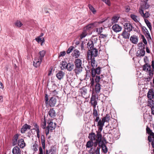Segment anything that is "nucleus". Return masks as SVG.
Masks as SVG:
<instances>
[{
	"instance_id": "obj_1",
	"label": "nucleus",
	"mask_w": 154,
	"mask_h": 154,
	"mask_svg": "<svg viewBox=\"0 0 154 154\" xmlns=\"http://www.w3.org/2000/svg\"><path fill=\"white\" fill-rule=\"evenodd\" d=\"M144 61L145 64L143 66V70L148 72L150 76H152L154 74V60L152 61L151 65H150L148 63L147 57L145 56L144 58Z\"/></svg>"
},
{
	"instance_id": "obj_2",
	"label": "nucleus",
	"mask_w": 154,
	"mask_h": 154,
	"mask_svg": "<svg viewBox=\"0 0 154 154\" xmlns=\"http://www.w3.org/2000/svg\"><path fill=\"white\" fill-rule=\"evenodd\" d=\"M75 68L73 71L76 74H79L82 71L83 68L82 66V61L79 59H77L74 61Z\"/></svg>"
},
{
	"instance_id": "obj_3",
	"label": "nucleus",
	"mask_w": 154,
	"mask_h": 154,
	"mask_svg": "<svg viewBox=\"0 0 154 154\" xmlns=\"http://www.w3.org/2000/svg\"><path fill=\"white\" fill-rule=\"evenodd\" d=\"M52 120H48L47 123L48 125L46 128L45 132L47 136L49 134L50 131L52 132V131L56 127V124L55 123L54 124Z\"/></svg>"
},
{
	"instance_id": "obj_4",
	"label": "nucleus",
	"mask_w": 154,
	"mask_h": 154,
	"mask_svg": "<svg viewBox=\"0 0 154 154\" xmlns=\"http://www.w3.org/2000/svg\"><path fill=\"white\" fill-rule=\"evenodd\" d=\"M98 52V50L96 48L91 50H89L87 53L88 58H89L90 57L91 58H94V57L97 56Z\"/></svg>"
},
{
	"instance_id": "obj_5",
	"label": "nucleus",
	"mask_w": 154,
	"mask_h": 154,
	"mask_svg": "<svg viewBox=\"0 0 154 154\" xmlns=\"http://www.w3.org/2000/svg\"><path fill=\"white\" fill-rule=\"evenodd\" d=\"M101 68L99 66L96 68H94L91 69V73L93 78L95 77L97 74L98 75L100 74Z\"/></svg>"
},
{
	"instance_id": "obj_6",
	"label": "nucleus",
	"mask_w": 154,
	"mask_h": 154,
	"mask_svg": "<svg viewBox=\"0 0 154 154\" xmlns=\"http://www.w3.org/2000/svg\"><path fill=\"white\" fill-rule=\"evenodd\" d=\"M57 102L56 98L54 97H51L49 101V104L50 106L54 107Z\"/></svg>"
},
{
	"instance_id": "obj_7",
	"label": "nucleus",
	"mask_w": 154,
	"mask_h": 154,
	"mask_svg": "<svg viewBox=\"0 0 154 154\" xmlns=\"http://www.w3.org/2000/svg\"><path fill=\"white\" fill-rule=\"evenodd\" d=\"M125 29L124 30L130 32L132 30L133 26L132 25L129 23H125L124 25Z\"/></svg>"
},
{
	"instance_id": "obj_8",
	"label": "nucleus",
	"mask_w": 154,
	"mask_h": 154,
	"mask_svg": "<svg viewBox=\"0 0 154 154\" xmlns=\"http://www.w3.org/2000/svg\"><path fill=\"white\" fill-rule=\"evenodd\" d=\"M90 103H91L94 108H96V106L97 105V102L96 100V96L95 95H93L91 98V100Z\"/></svg>"
},
{
	"instance_id": "obj_9",
	"label": "nucleus",
	"mask_w": 154,
	"mask_h": 154,
	"mask_svg": "<svg viewBox=\"0 0 154 154\" xmlns=\"http://www.w3.org/2000/svg\"><path fill=\"white\" fill-rule=\"evenodd\" d=\"M42 60L39 58H35L33 62V65L35 67L39 66Z\"/></svg>"
},
{
	"instance_id": "obj_10",
	"label": "nucleus",
	"mask_w": 154,
	"mask_h": 154,
	"mask_svg": "<svg viewBox=\"0 0 154 154\" xmlns=\"http://www.w3.org/2000/svg\"><path fill=\"white\" fill-rule=\"evenodd\" d=\"M31 128V126L30 125L27 124H25L22 127L20 130V132L22 134H24L27 129H30Z\"/></svg>"
},
{
	"instance_id": "obj_11",
	"label": "nucleus",
	"mask_w": 154,
	"mask_h": 154,
	"mask_svg": "<svg viewBox=\"0 0 154 154\" xmlns=\"http://www.w3.org/2000/svg\"><path fill=\"white\" fill-rule=\"evenodd\" d=\"M102 138L101 131L98 130L96 131V140L99 141V143H101V140Z\"/></svg>"
},
{
	"instance_id": "obj_12",
	"label": "nucleus",
	"mask_w": 154,
	"mask_h": 154,
	"mask_svg": "<svg viewBox=\"0 0 154 154\" xmlns=\"http://www.w3.org/2000/svg\"><path fill=\"white\" fill-rule=\"evenodd\" d=\"M130 40L132 43L136 44L138 42V39L137 36L134 35L131 37Z\"/></svg>"
},
{
	"instance_id": "obj_13",
	"label": "nucleus",
	"mask_w": 154,
	"mask_h": 154,
	"mask_svg": "<svg viewBox=\"0 0 154 154\" xmlns=\"http://www.w3.org/2000/svg\"><path fill=\"white\" fill-rule=\"evenodd\" d=\"M112 29L113 31L116 32L120 31L122 29V27L117 24H115L112 27Z\"/></svg>"
},
{
	"instance_id": "obj_14",
	"label": "nucleus",
	"mask_w": 154,
	"mask_h": 154,
	"mask_svg": "<svg viewBox=\"0 0 154 154\" xmlns=\"http://www.w3.org/2000/svg\"><path fill=\"white\" fill-rule=\"evenodd\" d=\"M48 114L51 118L54 119L56 116V113L54 109L51 108L48 111Z\"/></svg>"
},
{
	"instance_id": "obj_15",
	"label": "nucleus",
	"mask_w": 154,
	"mask_h": 154,
	"mask_svg": "<svg viewBox=\"0 0 154 154\" xmlns=\"http://www.w3.org/2000/svg\"><path fill=\"white\" fill-rule=\"evenodd\" d=\"M145 53V50L141 49L137 51L136 53V55L137 57H143L144 56Z\"/></svg>"
},
{
	"instance_id": "obj_16",
	"label": "nucleus",
	"mask_w": 154,
	"mask_h": 154,
	"mask_svg": "<svg viewBox=\"0 0 154 154\" xmlns=\"http://www.w3.org/2000/svg\"><path fill=\"white\" fill-rule=\"evenodd\" d=\"M12 152L13 154H21V150L19 147L16 146L13 149Z\"/></svg>"
},
{
	"instance_id": "obj_17",
	"label": "nucleus",
	"mask_w": 154,
	"mask_h": 154,
	"mask_svg": "<svg viewBox=\"0 0 154 154\" xmlns=\"http://www.w3.org/2000/svg\"><path fill=\"white\" fill-rule=\"evenodd\" d=\"M105 122L103 121L102 119V120H100L98 121L97 123V126L98 127V130L100 131H102L103 130V127L104 125V124Z\"/></svg>"
},
{
	"instance_id": "obj_18",
	"label": "nucleus",
	"mask_w": 154,
	"mask_h": 154,
	"mask_svg": "<svg viewBox=\"0 0 154 154\" xmlns=\"http://www.w3.org/2000/svg\"><path fill=\"white\" fill-rule=\"evenodd\" d=\"M147 96L149 99H153L154 97V91L153 89H150L149 91Z\"/></svg>"
},
{
	"instance_id": "obj_19",
	"label": "nucleus",
	"mask_w": 154,
	"mask_h": 154,
	"mask_svg": "<svg viewBox=\"0 0 154 154\" xmlns=\"http://www.w3.org/2000/svg\"><path fill=\"white\" fill-rule=\"evenodd\" d=\"M65 75V73L61 71H60L56 75V76L57 78L60 80L62 79Z\"/></svg>"
},
{
	"instance_id": "obj_20",
	"label": "nucleus",
	"mask_w": 154,
	"mask_h": 154,
	"mask_svg": "<svg viewBox=\"0 0 154 154\" xmlns=\"http://www.w3.org/2000/svg\"><path fill=\"white\" fill-rule=\"evenodd\" d=\"M17 144H18L20 147L21 148H23L25 146V143H24V140L22 138L18 140Z\"/></svg>"
},
{
	"instance_id": "obj_21",
	"label": "nucleus",
	"mask_w": 154,
	"mask_h": 154,
	"mask_svg": "<svg viewBox=\"0 0 154 154\" xmlns=\"http://www.w3.org/2000/svg\"><path fill=\"white\" fill-rule=\"evenodd\" d=\"M123 38L126 39H128L130 36V32L124 30L122 34Z\"/></svg>"
},
{
	"instance_id": "obj_22",
	"label": "nucleus",
	"mask_w": 154,
	"mask_h": 154,
	"mask_svg": "<svg viewBox=\"0 0 154 154\" xmlns=\"http://www.w3.org/2000/svg\"><path fill=\"white\" fill-rule=\"evenodd\" d=\"M19 136V134H15L12 140V144L13 145H15L17 144L18 142H17V141L18 138Z\"/></svg>"
},
{
	"instance_id": "obj_23",
	"label": "nucleus",
	"mask_w": 154,
	"mask_h": 154,
	"mask_svg": "<svg viewBox=\"0 0 154 154\" xmlns=\"http://www.w3.org/2000/svg\"><path fill=\"white\" fill-rule=\"evenodd\" d=\"M66 69L69 71H72L75 68L74 64H71L70 63H68L66 65Z\"/></svg>"
},
{
	"instance_id": "obj_24",
	"label": "nucleus",
	"mask_w": 154,
	"mask_h": 154,
	"mask_svg": "<svg viewBox=\"0 0 154 154\" xmlns=\"http://www.w3.org/2000/svg\"><path fill=\"white\" fill-rule=\"evenodd\" d=\"M88 138L90 140L93 141L96 140V134L94 132H91L89 134Z\"/></svg>"
},
{
	"instance_id": "obj_25",
	"label": "nucleus",
	"mask_w": 154,
	"mask_h": 154,
	"mask_svg": "<svg viewBox=\"0 0 154 154\" xmlns=\"http://www.w3.org/2000/svg\"><path fill=\"white\" fill-rule=\"evenodd\" d=\"M80 52L77 49H75L73 51V52L72 53V55L75 58H78L80 55Z\"/></svg>"
},
{
	"instance_id": "obj_26",
	"label": "nucleus",
	"mask_w": 154,
	"mask_h": 154,
	"mask_svg": "<svg viewBox=\"0 0 154 154\" xmlns=\"http://www.w3.org/2000/svg\"><path fill=\"white\" fill-rule=\"evenodd\" d=\"M56 149L51 147L49 150H46L45 154H56Z\"/></svg>"
},
{
	"instance_id": "obj_27",
	"label": "nucleus",
	"mask_w": 154,
	"mask_h": 154,
	"mask_svg": "<svg viewBox=\"0 0 154 154\" xmlns=\"http://www.w3.org/2000/svg\"><path fill=\"white\" fill-rule=\"evenodd\" d=\"M87 46L88 48H90L91 50H93L96 48H94V44L93 41H90L88 42L87 43Z\"/></svg>"
},
{
	"instance_id": "obj_28",
	"label": "nucleus",
	"mask_w": 154,
	"mask_h": 154,
	"mask_svg": "<svg viewBox=\"0 0 154 154\" xmlns=\"http://www.w3.org/2000/svg\"><path fill=\"white\" fill-rule=\"evenodd\" d=\"M130 17L131 19L136 23L139 22V21L140 20V19L137 16L134 14H131L130 15Z\"/></svg>"
},
{
	"instance_id": "obj_29",
	"label": "nucleus",
	"mask_w": 154,
	"mask_h": 154,
	"mask_svg": "<svg viewBox=\"0 0 154 154\" xmlns=\"http://www.w3.org/2000/svg\"><path fill=\"white\" fill-rule=\"evenodd\" d=\"M95 91L96 93L100 92L101 89V85L99 83H96L95 85Z\"/></svg>"
},
{
	"instance_id": "obj_30",
	"label": "nucleus",
	"mask_w": 154,
	"mask_h": 154,
	"mask_svg": "<svg viewBox=\"0 0 154 154\" xmlns=\"http://www.w3.org/2000/svg\"><path fill=\"white\" fill-rule=\"evenodd\" d=\"M91 66L93 67V68H94L97 66V64L96 62L95 58H91Z\"/></svg>"
},
{
	"instance_id": "obj_31",
	"label": "nucleus",
	"mask_w": 154,
	"mask_h": 154,
	"mask_svg": "<svg viewBox=\"0 0 154 154\" xmlns=\"http://www.w3.org/2000/svg\"><path fill=\"white\" fill-rule=\"evenodd\" d=\"M110 116L109 114H107L106 116L102 118L103 121L105 122H108L110 119Z\"/></svg>"
},
{
	"instance_id": "obj_32",
	"label": "nucleus",
	"mask_w": 154,
	"mask_h": 154,
	"mask_svg": "<svg viewBox=\"0 0 154 154\" xmlns=\"http://www.w3.org/2000/svg\"><path fill=\"white\" fill-rule=\"evenodd\" d=\"M46 52L44 50H42L41 51H40L39 52V54L40 55V56L39 57V58L41 59V60H42L43 58L44 57L45 54Z\"/></svg>"
},
{
	"instance_id": "obj_33",
	"label": "nucleus",
	"mask_w": 154,
	"mask_h": 154,
	"mask_svg": "<svg viewBox=\"0 0 154 154\" xmlns=\"http://www.w3.org/2000/svg\"><path fill=\"white\" fill-rule=\"evenodd\" d=\"M41 138L42 146L43 149H44L45 148V140L44 136L43 135H42Z\"/></svg>"
},
{
	"instance_id": "obj_34",
	"label": "nucleus",
	"mask_w": 154,
	"mask_h": 154,
	"mask_svg": "<svg viewBox=\"0 0 154 154\" xmlns=\"http://www.w3.org/2000/svg\"><path fill=\"white\" fill-rule=\"evenodd\" d=\"M144 21L150 30H151L152 29V26L150 22L146 19H144Z\"/></svg>"
},
{
	"instance_id": "obj_35",
	"label": "nucleus",
	"mask_w": 154,
	"mask_h": 154,
	"mask_svg": "<svg viewBox=\"0 0 154 154\" xmlns=\"http://www.w3.org/2000/svg\"><path fill=\"white\" fill-rule=\"evenodd\" d=\"M88 7L90 10L94 14H95L96 12V11L95 10V8L93 6L89 4L88 5Z\"/></svg>"
},
{
	"instance_id": "obj_36",
	"label": "nucleus",
	"mask_w": 154,
	"mask_h": 154,
	"mask_svg": "<svg viewBox=\"0 0 154 154\" xmlns=\"http://www.w3.org/2000/svg\"><path fill=\"white\" fill-rule=\"evenodd\" d=\"M94 142L91 140L88 141L86 144V146L87 148H90L93 146Z\"/></svg>"
},
{
	"instance_id": "obj_37",
	"label": "nucleus",
	"mask_w": 154,
	"mask_h": 154,
	"mask_svg": "<svg viewBox=\"0 0 154 154\" xmlns=\"http://www.w3.org/2000/svg\"><path fill=\"white\" fill-rule=\"evenodd\" d=\"M37 143V141H35L32 146V149L35 152L37 151L38 150V146Z\"/></svg>"
},
{
	"instance_id": "obj_38",
	"label": "nucleus",
	"mask_w": 154,
	"mask_h": 154,
	"mask_svg": "<svg viewBox=\"0 0 154 154\" xmlns=\"http://www.w3.org/2000/svg\"><path fill=\"white\" fill-rule=\"evenodd\" d=\"M102 148L103 152L104 153H106L108 151V149L105 145H100V146Z\"/></svg>"
},
{
	"instance_id": "obj_39",
	"label": "nucleus",
	"mask_w": 154,
	"mask_h": 154,
	"mask_svg": "<svg viewBox=\"0 0 154 154\" xmlns=\"http://www.w3.org/2000/svg\"><path fill=\"white\" fill-rule=\"evenodd\" d=\"M99 115L98 114L96 108H94L93 109V116L94 118V119L95 117L99 116Z\"/></svg>"
},
{
	"instance_id": "obj_40",
	"label": "nucleus",
	"mask_w": 154,
	"mask_h": 154,
	"mask_svg": "<svg viewBox=\"0 0 154 154\" xmlns=\"http://www.w3.org/2000/svg\"><path fill=\"white\" fill-rule=\"evenodd\" d=\"M95 23H91L88 25L86 27V29L89 30L91 28H93L95 26Z\"/></svg>"
},
{
	"instance_id": "obj_41",
	"label": "nucleus",
	"mask_w": 154,
	"mask_h": 154,
	"mask_svg": "<svg viewBox=\"0 0 154 154\" xmlns=\"http://www.w3.org/2000/svg\"><path fill=\"white\" fill-rule=\"evenodd\" d=\"M87 32L86 30H84L80 35V38L81 39L85 37L87 35Z\"/></svg>"
},
{
	"instance_id": "obj_42",
	"label": "nucleus",
	"mask_w": 154,
	"mask_h": 154,
	"mask_svg": "<svg viewBox=\"0 0 154 154\" xmlns=\"http://www.w3.org/2000/svg\"><path fill=\"white\" fill-rule=\"evenodd\" d=\"M95 82L96 83H99L100 80H101V79L102 77L100 78V76L98 75H97L95 76Z\"/></svg>"
},
{
	"instance_id": "obj_43",
	"label": "nucleus",
	"mask_w": 154,
	"mask_h": 154,
	"mask_svg": "<svg viewBox=\"0 0 154 154\" xmlns=\"http://www.w3.org/2000/svg\"><path fill=\"white\" fill-rule=\"evenodd\" d=\"M106 140L104 137H102L101 140V143H99V146H100V145H105L104 143H106Z\"/></svg>"
},
{
	"instance_id": "obj_44",
	"label": "nucleus",
	"mask_w": 154,
	"mask_h": 154,
	"mask_svg": "<svg viewBox=\"0 0 154 154\" xmlns=\"http://www.w3.org/2000/svg\"><path fill=\"white\" fill-rule=\"evenodd\" d=\"M15 25L18 27H20L23 25V24L20 21L17 20L15 23Z\"/></svg>"
},
{
	"instance_id": "obj_45",
	"label": "nucleus",
	"mask_w": 154,
	"mask_h": 154,
	"mask_svg": "<svg viewBox=\"0 0 154 154\" xmlns=\"http://www.w3.org/2000/svg\"><path fill=\"white\" fill-rule=\"evenodd\" d=\"M119 19V18L116 16L113 17L112 19V23H116Z\"/></svg>"
},
{
	"instance_id": "obj_46",
	"label": "nucleus",
	"mask_w": 154,
	"mask_h": 154,
	"mask_svg": "<svg viewBox=\"0 0 154 154\" xmlns=\"http://www.w3.org/2000/svg\"><path fill=\"white\" fill-rule=\"evenodd\" d=\"M149 100L148 101V103L149 104L150 107H154L153 106V101L152 99H149Z\"/></svg>"
},
{
	"instance_id": "obj_47",
	"label": "nucleus",
	"mask_w": 154,
	"mask_h": 154,
	"mask_svg": "<svg viewBox=\"0 0 154 154\" xmlns=\"http://www.w3.org/2000/svg\"><path fill=\"white\" fill-rule=\"evenodd\" d=\"M61 63V65L63 67V69H66V65L67 64L66 62L64 61H62Z\"/></svg>"
},
{
	"instance_id": "obj_48",
	"label": "nucleus",
	"mask_w": 154,
	"mask_h": 154,
	"mask_svg": "<svg viewBox=\"0 0 154 154\" xmlns=\"http://www.w3.org/2000/svg\"><path fill=\"white\" fill-rule=\"evenodd\" d=\"M146 130V133L149 135L153 132L152 130L148 126H147Z\"/></svg>"
},
{
	"instance_id": "obj_49",
	"label": "nucleus",
	"mask_w": 154,
	"mask_h": 154,
	"mask_svg": "<svg viewBox=\"0 0 154 154\" xmlns=\"http://www.w3.org/2000/svg\"><path fill=\"white\" fill-rule=\"evenodd\" d=\"M74 48V47L72 46H70L67 49V50L66 51L67 53L68 54H69L73 50Z\"/></svg>"
},
{
	"instance_id": "obj_50",
	"label": "nucleus",
	"mask_w": 154,
	"mask_h": 154,
	"mask_svg": "<svg viewBox=\"0 0 154 154\" xmlns=\"http://www.w3.org/2000/svg\"><path fill=\"white\" fill-rule=\"evenodd\" d=\"M96 117V119H94V125H92V126H94L95 127V122H98L99 121L101 120V119H100L99 116H98L97 117Z\"/></svg>"
},
{
	"instance_id": "obj_51",
	"label": "nucleus",
	"mask_w": 154,
	"mask_h": 154,
	"mask_svg": "<svg viewBox=\"0 0 154 154\" xmlns=\"http://www.w3.org/2000/svg\"><path fill=\"white\" fill-rule=\"evenodd\" d=\"M103 28L102 27H101L99 29H96V32H98L99 34H100L103 32Z\"/></svg>"
},
{
	"instance_id": "obj_52",
	"label": "nucleus",
	"mask_w": 154,
	"mask_h": 154,
	"mask_svg": "<svg viewBox=\"0 0 154 154\" xmlns=\"http://www.w3.org/2000/svg\"><path fill=\"white\" fill-rule=\"evenodd\" d=\"M66 54V52L65 51L61 52L59 54V57H63Z\"/></svg>"
},
{
	"instance_id": "obj_53",
	"label": "nucleus",
	"mask_w": 154,
	"mask_h": 154,
	"mask_svg": "<svg viewBox=\"0 0 154 154\" xmlns=\"http://www.w3.org/2000/svg\"><path fill=\"white\" fill-rule=\"evenodd\" d=\"M100 146H99L98 145V146L95 149V153L96 154H100Z\"/></svg>"
},
{
	"instance_id": "obj_54",
	"label": "nucleus",
	"mask_w": 154,
	"mask_h": 154,
	"mask_svg": "<svg viewBox=\"0 0 154 154\" xmlns=\"http://www.w3.org/2000/svg\"><path fill=\"white\" fill-rule=\"evenodd\" d=\"M100 36L99 37L101 38H106L107 36V35L106 34H100Z\"/></svg>"
},
{
	"instance_id": "obj_55",
	"label": "nucleus",
	"mask_w": 154,
	"mask_h": 154,
	"mask_svg": "<svg viewBox=\"0 0 154 154\" xmlns=\"http://www.w3.org/2000/svg\"><path fill=\"white\" fill-rule=\"evenodd\" d=\"M150 14H149L148 12H146L144 14L143 17L146 18H148L149 17Z\"/></svg>"
},
{
	"instance_id": "obj_56",
	"label": "nucleus",
	"mask_w": 154,
	"mask_h": 154,
	"mask_svg": "<svg viewBox=\"0 0 154 154\" xmlns=\"http://www.w3.org/2000/svg\"><path fill=\"white\" fill-rule=\"evenodd\" d=\"M45 104H48V95L47 94H45Z\"/></svg>"
},
{
	"instance_id": "obj_57",
	"label": "nucleus",
	"mask_w": 154,
	"mask_h": 154,
	"mask_svg": "<svg viewBox=\"0 0 154 154\" xmlns=\"http://www.w3.org/2000/svg\"><path fill=\"white\" fill-rule=\"evenodd\" d=\"M141 37L143 39V42L145 45H146L147 44V42L145 37L143 35H142Z\"/></svg>"
},
{
	"instance_id": "obj_58",
	"label": "nucleus",
	"mask_w": 154,
	"mask_h": 154,
	"mask_svg": "<svg viewBox=\"0 0 154 154\" xmlns=\"http://www.w3.org/2000/svg\"><path fill=\"white\" fill-rule=\"evenodd\" d=\"M90 153L94 154L95 153V148H92L90 150Z\"/></svg>"
},
{
	"instance_id": "obj_59",
	"label": "nucleus",
	"mask_w": 154,
	"mask_h": 154,
	"mask_svg": "<svg viewBox=\"0 0 154 154\" xmlns=\"http://www.w3.org/2000/svg\"><path fill=\"white\" fill-rule=\"evenodd\" d=\"M144 2L145 4V7H144L143 8L146 9L148 8L149 7V5H147V2L148 0H144Z\"/></svg>"
},
{
	"instance_id": "obj_60",
	"label": "nucleus",
	"mask_w": 154,
	"mask_h": 154,
	"mask_svg": "<svg viewBox=\"0 0 154 154\" xmlns=\"http://www.w3.org/2000/svg\"><path fill=\"white\" fill-rule=\"evenodd\" d=\"M146 38H147L148 41L149 40V39L151 40V38L150 35L149 33V32H147L146 33Z\"/></svg>"
},
{
	"instance_id": "obj_61",
	"label": "nucleus",
	"mask_w": 154,
	"mask_h": 154,
	"mask_svg": "<svg viewBox=\"0 0 154 154\" xmlns=\"http://www.w3.org/2000/svg\"><path fill=\"white\" fill-rule=\"evenodd\" d=\"M46 123L45 120L44 122H43L42 124L41 125L42 127V128L44 129L46 128Z\"/></svg>"
},
{
	"instance_id": "obj_62",
	"label": "nucleus",
	"mask_w": 154,
	"mask_h": 154,
	"mask_svg": "<svg viewBox=\"0 0 154 154\" xmlns=\"http://www.w3.org/2000/svg\"><path fill=\"white\" fill-rule=\"evenodd\" d=\"M142 29L143 31L145 32L146 33L147 32H149L148 30L145 27L143 26H142Z\"/></svg>"
},
{
	"instance_id": "obj_63",
	"label": "nucleus",
	"mask_w": 154,
	"mask_h": 154,
	"mask_svg": "<svg viewBox=\"0 0 154 154\" xmlns=\"http://www.w3.org/2000/svg\"><path fill=\"white\" fill-rule=\"evenodd\" d=\"M90 66H87V68H86L85 69L87 72V73L88 72L89 73V72L90 71L91 69L90 68Z\"/></svg>"
},
{
	"instance_id": "obj_64",
	"label": "nucleus",
	"mask_w": 154,
	"mask_h": 154,
	"mask_svg": "<svg viewBox=\"0 0 154 154\" xmlns=\"http://www.w3.org/2000/svg\"><path fill=\"white\" fill-rule=\"evenodd\" d=\"M35 39L38 42H41L42 41V38H41L40 37H38L37 38H36Z\"/></svg>"
}]
</instances>
